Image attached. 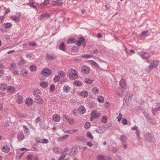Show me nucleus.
<instances>
[{"instance_id": "1", "label": "nucleus", "mask_w": 160, "mask_h": 160, "mask_svg": "<svg viewBox=\"0 0 160 160\" xmlns=\"http://www.w3.org/2000/svg\"><path fill=\"white\" fill-rule=\"evenodd\" d=\"M78 71L73 69H70L68 72V76L70 79H74L78 76Z\"/></svg>"}, {"instance_id": "2", "label": "nucleus", "mask_w": 160, "mask_h": 160, "mask_svg": "<svg viewBox=\"0 0 160 160\" xmlns=\"http://www.w3.org/2000/svg\"><path fill=\"white\" fill-rule=\"evenodd\" d=\"M159 62L158 60H153L152 62L150 63V65L146 68V71L147 72H149L153 68H156L158 66Z\"/></svg>"}, {"instance_id": "3", "label": "nucleus", "mask_w": 160, "mask_h": 160, "mask_svg": "<svg viewBox=\"0 0 160 160\" xmlns=\"http://www.w3.org/2000/svg\"><path fill=\"white\" fill-rule=\"evenodd\" d=\"M91 117L90 120L92 121L93 119L95 118H98L99 117L101 116V113L98 112L96 110H93L92 111L91 113Z\"/></svg>"}, {"instance_id": "4", "label": "nucleus", "mask_w": 160, "mask_h": 160, "mask_svg": "<svg viewBox=\"0 0 160 160\" xmlns=\"http://www.w3.org/2000/svg\"><path fill=\"white\" fill-rule=\"evenodd\" d=\"M82 72L84 74H88L90 71V68L87 66H83L81 68Z\"/></svg>"}, {"instance_id": "5", "label": "nucleus", "mask_w": 160, "mask_h": 160, "mask_svg": "<svg viewBox=\"0 0 160 160\" xmlns=\"http://www.w3.org/2000/svg\"><path fill=\"white\" fill-rule=\"evenodd\" d=\"M108 127L104 125L102 127L98 128L96 130L97 132L100 134L104 132L108 128Z\"/></svg>"}, {"instance_id": "6", "label": "nucleus", "mask_w": 160, "mask_h": 160, "mask_svg": "<svg viewBox=\"0 0 160 160\" xmlns=\"http://www.w3.org/2000/svg\"><path fill=\"white\" fill-rule=\"evenodd\" d=\"M42 74L47 76H50L52 74V71L48 68L43 69L41 72Z\"/></svg>"}, {"instance_id": "7", "label": "nucleus", "mask_w": 160, "mask_h": 160, "mask_svg": "<svg viewBox=\"0 0 160 160\" xmlns=\"http://www.w3.org/2000/svg\"><path fill=\"white\" fill-rule=\"evenodd\" d=\"M50 17V15L48 13L46 12L42 14L39 17V19L40 20H47Z\"/></svg>"}, {"instance_id": "8", "label": "nucleus", "mask_w": 160, "mask_h": 160, "mask_svg": "<svg viewBox=\"0 0 160 160\" xmlns=\"http://www.w3.org/2000/svg\"><path fill=\"white\" fill-rule=\"evenodd\" d=\"M63 3L62 1L61 0H57L55 1H53L52 3V5L53 6H61Z\"/></svg>"}, {"instance_id": "9", "label": "nucleus", "mask_w": 160, "mask_h": 160, "mask_svg": "<svg viewBox=\"0 0 160 160\" xmlns=\"http://www.w3.org/2000/svg\"><path fill=\"white\" fill-rule=\"evenodd\" d=\"M128 96V97H127V96H125L124 98L125 102L126 103H125V102H123L124 105L127 106V105H128L131 102V97L129 94Z\"/></svg>"}, {"instance_id": "10", "label": "nucleus", "mask_w": 160, "mask_h": 160, "mask_svg": "<svg viewBox=\"0 0 160 160\" xmlns=\"http://www.w3.org/2000/svg\"><path fill=\"white\" fill-rule=\"evenodd\" d=\"M138 54L140 55L142 58L145 59H148L150 57V55L146 52H139Z\"/></svg>"}, {"instance_id": "11", "label": "nucleus", "mask_w": 160, "mask_h": 160, "mask_svg": "<svg viewBox=\"0 0 160 160\" xmlns=\"http://www.w3.org/2000/svg\"><path fill=\"white\" fill-rule=\"evenodd\" d=\"M1 150L4 152L8 153L9 152L10 148L8 146L4 145L1 148Z\"/></svg>"}, {"instance_id": "12", "label": "nucleus", "mask_w": 160, "mask_h": 160, "mask_svg": "<svg viewBox=\"0 0 160 160\" xmlns=\"http://www.w3.org/2000/svg\"><path fill=\"white\" fill-rule=\"evenodd\" d=\"M33 102V100L30 98H27L25 101V103L28 107L31 106Z\"/></svg>"}, {"instance_id": "13", "label": "nucleus", "mask_w": 160, "mask_h": 160, "mask_svg": "<svg viewBox=\"0 0 160 160\" xmlns=\"http://www.w3.org/2000/svg\"><path fill=\"white\" fill-rule=\"evenodd\" d=\"M84 40L85 39L83 37H81L79 38L77 42L76 43V45L78 46H80L82 43H83Z\"/></svg>"}, {"instance_id": "14", "label": "nucleus", "mask_w": 160, "mask_h": 160, "mask_svg": "<svg viewBox=\"0 0 160 160\" xmlns=\"http://www.w3.org/2000/svg\"><path fill=\"white\" fill-rule=\"evenodd\" d=\"M36 103L38 104H41L43 102L42 99L41 98L40 96H37L35 98Z\"/></svg>"}, {"instance_id": "15", "label": "nucleus", "mask_w": 160, "mask_h": 160, "mask_svg": "<svg viewBox=\"0 0 160 160\" xmlns=\"http://www.w3.org/2000/svg\"><path fill=\"white\" fill-rule=\"evenodd\" d=\"M119 84L124 89L127 88V86L126 84L125 80L123 78H122L119 82Z\"/></svg>"}, {"instance_id": "16", "label": "nucleus", "mask_w": 160, "mask_h": 160, "mask_svg": "<svg viewBox=\"0 0 160 160\" xmlns=\"http://www.w3.org/2000/svg\"><path fill=\"white\" fill-rule=\"evenodd\" d=\"M23 97L22 96L18 95L17 98V102L18 104H21L23 102Z\"/></svg>"}, {"instance_id": "17", "label": "nucleus", "mask_w": 160, "mask_h": 160, "mask_svg": "<svg viewBox=\"0 0 160 160\" xmlns=\"http://www.w3.org/2000/svg\"><path fill=\"white\" fill-rule=\"evenodd\" d=\"M78 110L81 114H83L86 112V109L84 107L82 106H80Z\"/></svg>"}, {"instance_id": "18", "label": "nucleus", "mask_w": 160, "mask_h": 160, "mask_svg": "<svg viewBox=\"0 0 160 160\" xmlns=\"http://www.w3.org/2000/svg\"><path fill=\"white\" fill-rule=\"evenodd\" d=\"M53 120L55 122H58L60 119V118L58 114H54L52 116Z\"/></svg>"}, {"instance_id": "19", "label": "nucleus", "mask_w": 160, "mask_h": 160, "mask_svg": "<svg viewBox=\"0 0 160 160\" xmlns=\"http://www.w3.org/2000/svg\"><path fill=\"white\" fill-rule=\"evenodd\" d=\"M145 137L147 140L150 141L152 138V135L150 133H148L145 135Z\"/></svg>"}, {"instance_id": "20", "label": "nucleus", "mask_w": 160, "mask_h": 160, "mask_svg": "<svg viewBox=\"0 0 160 160\" xmlns=\"http://www.w3.org/2000/svg\"><path fill=\"white\" fill-rule=\"evenodd\" d=\"M18 141L20 142L22 141L24 138V136L22 133L19 134L18 136Z\"/></svg>"}, {"instance_id": "21", "label": "nucleus", "mask_w": 160, "mask_h": 160, "mask_svg": "<svg viewBox=\"0 0 160 160\" xmlns=\"http://www.w3.org/2000/svg\"><path fill=\"white\" fill-rule=\"evenodd\" d=\"M8 91L11 93H13L15 91V88L14 87L11 86H9L8 88H7Z\"/></svg>"}, {"instance_id": "22", "label": "nucleus", "mask_w": 160, "mask_h": 160, "mask_svg": "<svg viewBox=\"0 0 160 160\" xmlns=\"http://www.w3.org/2000/svg\"><path fill=\"white\" fill-rule=\"evenodd\" d=\"M23 127L24 128V131L25 134L29 135L30 133L29 130V128L26 126L23 125Z\"/></svg>"}, {"instance_id": "23", "label": "nucleus", "mask_w": 160, "mask_h": 160, "mask_svg": "<svg viewBox=\"0 0 160 160\" xmlns=\"http://www.w3.org/2000/svg\"><path fill=\"white\" fill-rule=\"evenodd\" d=\"M11 18L17 22H19L20 21V19L18 17L15 16H12Z\"/></svg>"}, {"instance_id": "24", "label": "nucleus", "mask_w": 160, "mask_h": 160, "mask_svg": "<svg viewBox=\"0 0 160 160\" xmlns=\"http://www.w3.org/2000/svg\"><path fill=\"white\" fill-rule=\"evenodd\" d=\"M61 149L58 147H55L53 149V151L56 154L60 153L61 152Z\"/></svg>"}, {"instance_id": "25", "label": "nucleus", "mask_w": 160, "mask_h": 160, "mask_svg": "<svg viewBox=\"0 0 160 160\" xmlns=\"http://www.w3.org/2000/svg\"><path fill=\"white\" fill-rule=\"evenodd\" d=\"M40 93V90L38 89H36L34 90V92H33V94L35 96L37 97V96H38V94Z\"/></svg>"}, {"instance_id": "26", "label": "nucleus", "mask_w": 160, "mask_h": 160, "mask_svg": "<svg viewBox=\"0 0 160 160\" xmlns=\"http://www.w3.org/2000/svg\"><path fill=\"white\" fill-rule=\"evenodd\" d=\"M7 88V86L6 84L1 83L0 84V89L2 90H5Z\"/></svg>"}, {"instance_id": "27", "label": "nucleus", "mask_w": 160, "mask_h": 160, "mask_svg": "<svg viewBox=\"0 0 160 160\" xmlns=\"http://www.w3.org/2000/svg\"><path fill=\"white\" fill-rule=\"evenodd\" d=\"M59 47L60 49L64 51L65 50V44L63 42L59 45Z\"/></svg>"}, {"instance_id": "28", "label": "nucleus", "mask_w": 160, "mask_h": 160, "mask_svg": "<svg viewBox=\"0 0 160 160\" xmlns=\"http://www.w3.org/2000/svg\"><path fill=\"white\" fill-rule=\"evenodd\" d=\"M40 85L42 88H46L48 87V84L46 82L42 81L40 83Z\"/></svg>"}, {"instance_id": "29", "label": "nucleus", "mask_w": 160, "mask_h": 160, "mask_svg": "<svg viewBox=\"0 0 160 160\" xmlns=\"http://www.w3.org/2000/svg\"><path fill=\"white\" fill-rule=\"evenodd\" d=\"M9 68L12 71L15 70L17 69V66L15 64L11 63L10 66L9 67Z\"/></svg>"}, {"instance_id": "30", "label": "nucleus", "mask_w": 160, "mask_h": 160, "mask_svg": "<svg viewBox=\"0 0 160 160\" xmlns=\"http://www.w3.org/2000/svg\"><path fill=\"white\" fill-rule=\"evenodd\" d=\"M25 62V60L22 57H21L20 61L18 62V66L23 65Z\"/></svg>"}, {"instance_id": "31", "label": "nucleus", "mask_w": 160, "mask_h": 160, "mask_svg": "<svg viewBox=\"0 0 160 160\" xmlns=\"http://www.w3.org/2000/svg\"><path fill=\"white\" fill-rule=\"evenodd\" d=\"M47 58L51 60H52L55 59L56 58V57L54 55L51 56L50 55L47 54Z\"/></svg>"}, {"instance_id": "32", "label": "nucleus", "mask_w": 160, "mask_h": 160, "mask_svg": "<svg viewBox=\"0 0 160 160\" xmlns=\"http://www.w3.org/2000/svg\"><path fill=\"white\" fill-rule=\"evenodd\" d=\"M3 26L5 28H8L12 27V24L9 22L5 23L3 24Z\"/></svg>"}, {"instance_id": "33", "label": "nucleus", "mask_w": 160, "mask_h": 160, "mask_svg": "<svg viewBox=\"0 0 160 160\" xmlns=\"http://www.w3.org/2000/svg\"><path fill=\"white\" fill-rule=\"evenodd\" d=\"M85 81L88 84H91L93 82V80L91 79L90 78H85Z\"/></svg>"}, {"instance_id": "34", "label": "nucleus", "mask_w": 160, "mask_h": 160, "mask_svg": "<svg viewBox=\"0 0 160 160\" xmlns=\"http://www.w3.org/2000/svg\"><path fill=\"white\" fill-rule=\"evenodd\" d=\"M120 140L122 143L126 142L127 140V138L124 135H122L120 136Z\"/></svg>"}, {"instance_id": "35", "label": "nucleus", "mask_w": 160, "mask_h": 160, "mask_svg": "<svg viewBox=\"0 0 160 160\" xmlns=\"http://www.w3.org/2000/svg\"><path fill=\"white\" fill-rule=\"evenodd\" d=\"M81 95L84 97H86L88 95V92L87 91L83 90L81 92Z\"/></svg>"}, {"instance_id": "36", "label": "nucleus", "mask_w": 160, "mask_h": 160, "mask_svg": "<svg viewBox=\"0 0 160 160\" xmlns=\"http://www.w3.org/2000/svg\"><path fill=\"white\" fill-rule=\"evenodd\" d=\"M101 121L103 123H106L108 122L107 117V116H103Z\"/></svg>"}, {"instance_id": "37", "label": "nucleus", "mask_w": 160, "mask_h": 160, "mask_svg": "<svg viewBox=\"0 0 160 160\" xmlns=\"http://www.w3.org/2000/svg\"><path fill=\"white\" fill-rule=\"evenodd\" d=\"M92 91L94 94H96L99 93V91L97 87L93 88L92 89Z\"/></svg>"}, {"instance_id": "38", "label": "nucleus", "mask_w": 160, "mask_h": 160, "mask_svg": "<svg viewBox=\"0 0 160 160\" xmlns=\"http://www.w3.org/2000/svg\"><path fill=\"white\" fill-rule=\"evenodd\" d=\"M77 139L79 141L83 142L85 140V138L83 136H78L77 137Z\"/></svg>"}, {"instance_id": "39", "label": "nucleus", "mask_w": 160, "mask_h": 160, "mask_svg": "<svg viewBox=\"0 0 160 160\" xmlns=\"http://www.w3.org/2000/svg\"><path fill=\"white\" fill-rule=\"evenodd\" d=\"M70 87L67 85H65L63 87V90L64 91L66 92H68L69 91Z\"/></svg>"}, {"instance_id": "40", "label": "nucleus", "mask_w": 160, "mask_h": 160, "mask_svg": "<svg viewBox=\"0 0 160 160\" xmlns=\"http://www.w3.org/2000/svg\"><path fill=\"white\" fill-rule=\"evenodd\" d=\"M34 2H29L28 3V5L30 6L31 7L33 8H34L37 9V7L36 6L34 5Z\"/></svg>"}, {"instance_id": "41", "label": "nucleus", "mask_w": 160, "mask_h": 160, "mask_svg": "<svg viewBox=\"0 0 160 160\" xmlns=\"http://www.w3.org/2000/svg\"><path fill=\"white\" fill-rule=\"evenodd\" d=\"M60 77L59 75H56L54 78V81L55 82H57L59 81Z\"/></svg>"}, {"instance_id": "42", "label": "nucleus", "mask_w": 160, "mask_h": 160, "mask_svg": "<svg viewBox=\"0 0 160 160\" xmlns=\"http://www.w3.org/2000/svg\"><path fill=\"white\" fill-rule=\"evenodd\" d=\"M98 101L99 102L102 103L103 101L104 98L102 96H100L98 98Z\"/></svg>"}, {"instance_id": "43", "label": "nucleus", "mask_w": 160, "mask_h": 160, "mask_svg": "<svg viewBox=\"0 0 160 160\" xmlns=\"http://www.w3.org/2000/svg\"><path fill=\"white\" fill-rule=\"evenodd\" d=\"M93 55H89V54H84L82 55V58H90L92 57H93Z\"/></svg>"}, {"instance_id": "44", "label": "nucleus", "mask_w": 160, "mask_h": 160, "mask_svg": "<svg viewBox=\"0 0 160 160\" xmlns=\"http://www.w3.org/2000/svg\"><path fill=\"white\" fill-rule=\"evenodd\" d=\"M159 111H160V106L156 108H152V113L154 115H155V112Z\"/></svg>"}, {"instance_id": "45", "label": "nucleus", "mask_w": 160, "mask_h": 160, "mask_svg": "<svg viewBox=\"0 0 160 160\" xmlns=\"http://www.w3.org/2000/svg\"><path fill=\"white\" fill-rule=\"evenodd\" d=\"M76 41V39L74 38H71L69 39L67 41L68 43H75Z\"/></svg>"}, {"instance_id": "46", "label": "nucleus", "mask_w": 160, "mask_h": 160, "mask_svg": "<svg viewBox=\"0 0 160 160\" xmlns=\"http://www.w3.org/2000/svg\"><path fill=\"white\" fill-rule=\"evenodd\" d=\"M74 84L77 86H79L82 85V82H81L75 81L74 82Z\"/></svg>"}, {"instance_id": "47", "label": "nucleus", "mask_w": 160, "mask_h": 160, "mask_svg": "<svg viewBox=\"0 0 160 160\" xmlns=\"http://www.w3.org/2000/svg\"><path fill=\"white\" fill-rule=\"evenodd\" d=\"M49 0H45L41 4V5L42 6H44L47 5L48 3H49Z\"/></svg>"}, {"instance_id": "48", "label": "nucleus", "mask_w": 160, "mask_h": 160, "mask_svg": "<svg viewBox=\"0 0 160 160\" xmlns=\"http://www.w3.org/2000/svg\"><path fill=\"white\" fill-rule=\"evenodd\" d=\"M30 69L32 71H35L37 70V68L34 65H31L30 67Z\"/></svg>"}, {"instance_id": "49", "label": "nucleus", "mask_w": 160, "mask_h": 160, "mask_svg": "<svg viewBox=\"0 0 160 160\" xmlns=\"http://www.w3.org/2000/svg\"><path fill=\"white\" fill-rule=\"evenodd\" d=\"M71 50L74 52H77L78 51V49L76 46H73L71 48Z\"/></svg>"}, {"instance_id": "50", "label": "nucleus", "mask_w": 160, "mask_h": 160, "mask_svg": "<svg viewBox=\"0 0 160 160\" xmlns=\"http://www.w3.org/2000/svg\"><path fill=\"white\" fill-rule=\"evenodd\" d=\"M144 115L147 119L149 120L151 119V116L146 112H145L144 113Z\"/></svg>"}, {"instance_id": "51", "label": "nucleus", "mask_w": 160, "mask_h": 160, "mask_svg": "<svg viewBox=\"0 0 160 160\" xmlns=\"http://www.w3.org/2000/svg\"><path fill=\"white\" fill-rule=\"evenodd\" d=\"M98 160H105V158L104 156L101 155H99L98 156Z\"/></svg>"}, {"instance_id": "52", "label": "nucleus", "mask_w": 160, "mask_h": 160, "mask_svg": "<svg viewBox=\"0 0 160 160\" xmlns=\"http://www.w3.org/2000/svg\"><path fill=\"white\" fill-rule=\"evenodd\" d=\"M122 122L124 125H126L128 124V120L126 118H123Z\"/></svg>"}, {"instance_id": "53", "label": "nucleus", "mask_w": 160, "mask_h": 160, "mask_svg": "<svg viewBox=\"0 0 160 160\" xmlns=\"http://www.w3.org/2000/svg\"><path fill=\"white\" fill-rule=\"evenodd\" d=\"M58 73L63 78L65 76V74L63 71H59Z\"/></svg>"}, {"instance_id": "54", "label": "nucleus", "mask_w": 160, "mask_h": 160, "mask_svg": "<svg viewBox=\"0 0 160 160\" xmlns=\"http://www.w3.org/2000/svg\"><path fill=\"white\" fill-rule=\"evenodd\" d=\"M87 135L88 138L91 139H93V136L92 135V134L89 132H87Z\"/></svg>"}, {"instance_id": "55", "label": "nucleus", "mask_w": 160, "mask_h": 160, "mask_svg": "<svg viewBox=\"0 0 160 160\" xmlns=\"http://www.w3.org/2000/svg\"><path fill=\"white\" fill-rule=\"evenodd\" d=\"M40 126L41 128L43 129H46L48 128V127L44 124H42Z\"/></svg>"}, {"instance_id": "56", "label": "nucleus", "mask_w": 160, "mask_h": 160, "mask_svg": "<svg viewBox=\"0 0 160 160\" xmlns=\"http://www.w3.org/2000/svg\"><path fill=\"white\" fill-rule=\"evenodd\" d=\"M68 121L69 123L72 124L74 123V119L72 118H68Z\"/></svg>"}, {"instance_id": "57", "label": "nucleus", "mask_w": 160, "mask_h": 160, "mask_svg": "<svg viewBox=\"0 0 160 160\" xmlns=\"http://www.w3.org/2000/svg\"><path fill=\"white\" fill-rule=\"evenodd\" d=\"M55 89V85L54 84H51L50 86V91L53 92Z\"/></svg>"}, {"instance_id": "58", "label": "nucleus", "mask_w": 160, "mask_h": 160, "mask_svg": "<svg viewBox=\"0 0 160 160\" xmlns=\"http://www.w3.org/2000/svg\"><path fill=\"white\" fill-rule=\"evenodd\" d=\"M68 136H69V135H65L63 137H62L60 138H59V140H61V141L63 140H64L65 139H66V138H67L68 137Z\"/></svg>"}, {"instance_id": "59", "label": "nucleus", "mask_w": 160, "mask_h": 160, "mask_svg": "<svg viewBox=\"0 0 160 160\" xmlns=\"http://www.w3.org/2000/svg\"><path fill=\"white\" fill-rule=\"evenodd\" d=\"M90 125V123L89 122H87L85 123L84 127L85 128L87 129L89 128Z\"/></svg>"}, {"instance_id": "60", "label": "nucleus", "mask_w": 160, "mask_h": 160, "mask_svg": "<svg viewBox=\"0 0 160 160\" xmlns=\"http://www.w3.org/2000/svg\"><path fill=\"white\" fill-rule=\"evenodd\" d=\"M29 45L31 46H36L37 45L36 43L34 42H32L29 43Z\"/></svg>"}, {"instance_id": "61", "label": "nucleus", "mask_w": 160, "mask_h": 160, "mask_svg": "<svg viewBox=\"0 0 160 160\" xmlns=\"http://www.w3.org/2000/svg\"><path fill=\"white\" fill-rule=\"evenodd\" d=\"M148 33V31H144V32H142L141 35V36H145L147 34V33Z\"/></svg>"}, {"instance_id": "62", "label": "nucleus", "mask_w": 160, "mask_h": 160, "mask_svg": "<svg viewBox=\"0 0 160 160\" xmlns=\"http://www.w3.org/2000/svg\"><path fill=\"white\" fill-rule=\"evenodd\" d=\"M95 106V103L93 102H91L89 104V106L90 108L94 107Z\"/></svg>"}, {"instance_id": "63", "label": "nucleus", "mask_w": 160, "mask_h": 160, "mask_svg": "<svg viewBox=\"0 0 160 160\" xmlns=\"http://www.w3.org/2000/svg\"><path fill=\"white\" fill-rule=\"evenodd\" d=\"M17 115L21 118H24L25 117V115L21 113H20L19 112H17Z\"/></svg>"}, {"instance_id": "64", "label": "nucleus", "mask_w": 160, "mask_h": 160, "mask_svg": "<svg viewBox=\"0 0 160 160\" xmlns=\"http://www.w3.org/2000/svg\"><path fill=\"white\" fill-rule=\"evenodd\" d=\"M122 118V115L121 114V113H120L119 114V115L117 117V118L118 119V122L120 121Z\"/></svg>"}]
</instances>
